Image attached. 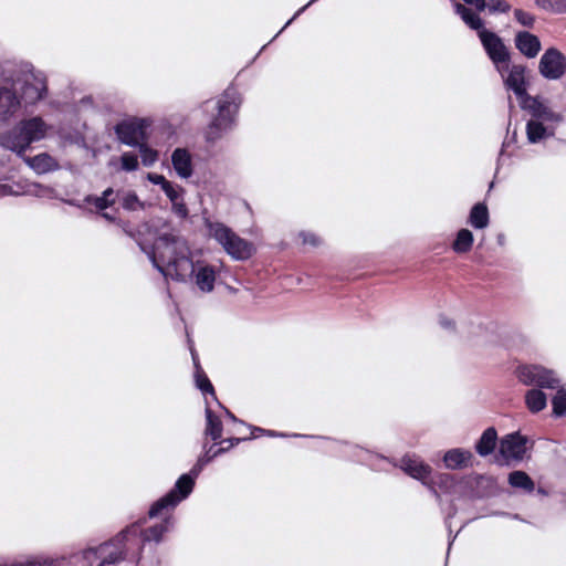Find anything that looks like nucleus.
Segmentation results:
<instances>
[{
    "mask_svg": "<svg viewBox=\"0 0 566 566\" xmlns=\"http://www.w3.org/2000/svg\"><path fill=\"white\" fill-rule=\"evenodd\" d=\"M146 253L166 280L187 282L195 279L200 291L208 293L213 290L214 270L209 265L196 268L186 240L168 224L167 230L158 233L153 248Z\"/></svg>",
    "mask_w": 566,
    "mask_h": 566,
    "instance_id": "f257e3e1",
    "label": "nucleus"
},
{
    "mask_svg": "<svg viewBox=\"0 0 566 566\" xmlns=\"http://www.w3.org/2000/svg\"><path fill=\"white\" fill-rule=\"evenodd\" d=\"M120 552L115 543H103L66 557L32 556L11 566H106L118 559Z\"/></svg>",
    "mask_w": 566,
    "mask_h": 566,
    "instance_id": "f03ea898",
    "label": "nucleus"
},
{
    "mask_svg": "<svg viewBox=\"0 0 566 566\" xmlns=\"http://www.w3.org/2000/svg\"><path fill=\"white\" fill-rule=\"evenodd\" d=\"M211 461V458H199L189 473L182 474L172 490L157 500L150 507L148 514L150 517L158 516L165 510L176 507L181 501L187 499L193 490L195 480L199 476L202 469Z\"/></svg>",
    "mask_w": 566,
    "mask_h": 566,
    "instance_id": "7ed1b4c3",
    "label": "nucleus"
},
{
    "mask_svg": "<svg viewBox=\"0 0 566 566\" xmlns=\"http://www.w3.org/2000/svg\"><path fill=\"white\" fill-rule=\"evenodd\" d=\"M170 521L166 518L164 522L150 526L144 531L136 524L130 525L126 530L122 531L117 536L111 539L108 543H115V547L119 549L120 557L109 565L115 564L125 558L130 547H139L142 542H159L163 535L169 530ZM108 566V564L106 565Z\"/></svg>",
    "mask_w": 566,
    "mask_h": 566,
    "instance_id": "20e7f679",
    "label": "nucleus"
},
{
    "mask_svg": "<svg viewBox=\"0 0 566 566\" xmlns=\"http://www.w3.org/2000/svg\"><path fill=\"white\" fill-rule=\"evenodd\" d=\"M206 227L209 235L213 238L232 259L244 261L250 259L254 253L253 244L239 237L224 223L207 221Z\"/></svg>",
    "mask_w": 566,
    "mask_h": 566,
    "instance_id": "39448f33",
    "label": "nucleus"
},
{
    "mask_svg": "<svg viewBox=\"0 0 566 566\" xmlns=\"http://www.w3.org/2000/svg\"><path fill=\"white\" fill-rule=\"evenodd\" d=\"M241 104V97L235 88L229 87L218 101V115L213 118L207 130V139L214 142L223 132L232 127Z\"/></svg>",
    "mask_w": 566,
    "mask_h": 566,
    "instance_id": "423d86ee",
    "label": "nucleus"
},
{
    "mask_svg": "<svg viewBox=\"0 0 566 566\" xmlns=\"http://www.w3.org/2000/svg\"><path fill=\"white\" fill-rule=\"evenodd\" d=\"M479 39L495 70L503 76L509 70V63H511V52L502 38L493 31L480 30Z\"/></svg>",
    "mask_w": 566,
    "mask_h": 566,
    "instance_id": "0eeeda50",
    "label": "nucleus"
},
{
    "mask_svg": "<svg viewBox=\"0 0 566 566\" xmlns=\"http://www.w3.org/2000/svg\"><path fill=\"white\" fill-rule=\"evenodd\" d=\"M13 84L23 82L21 99L25 105H34L46 94V82L41 73H34L29 65L22 70V77L9 78Z\"/></svg>",
    "mask_w": 566,
    "mask_h": 566,
    "instance_id": "6e6552de",
    "label": "nucleus"
},
{
    "mask_svg": "<svg viewBox=\"0 0 566 566\" xmlns=\"http://www.w3.org/2000/svg\"><path fill=\"white\" fill-rule=\"evenodd\" d=\"M517 377L526 386L557 389L560 386L559 379L553 370L538 365H524L518 367Z\"/></svg>",
    "mask_w": 566,
    "mask_h": 566,
    "instance_id": "1a4fd4ad",
    "label": "nucleus"
},
{
    "mask_svg": "<svg viewBox=\"0 0 566 566\" xmlns=\"http://www.w3.org/2000/svg\"><path fill=\"white\" fill-rule=\"evenodd\" d=\"M539 74L549 81L562 78L566 73V56L557 49H547L539 59Z\"/></svg>",
    "mask_w": 566,
    "mask_h": 566,
    "instance_id": "9d476101",
    "label": "nucleus"
},
{
    "mask_svg": "<svg viewBox=\"0 0 566 566\" xmlns=\"http://www.w3.org/2000/svg\"><path fill=\"white\" fill-rule=\"evenodd\" d=\"M526 66L509 63V70L501 76L506 90L512 91L521 103L527 96V83L525 78Z\"/></svg>",
    "mask_w": 566,
    "mask_h": 566,
    "instance_id": "9b49d317",
    "label": "nucleus"
},
{
    "mask_svg": "<svg viewBox=\"0 0 566 566\" xmlns=\"http://www.w3.org/2000/svg\"><path fill=\"white\" fill-rule=\"evenodd\" d=\"M521 108L528 112L534 120L560 123L563 116L552 111L538 96H527L520 103Z\"/></svg>",
    "mask_w": 566,
    "mask_h": 566,
    "instance_id": "f8f14e48",
    "label": "nucleus"
},
{
    "mask_svg": "<svg viewBox=\"0 0 566 566\" xmlns=\"http://www.w3.org/2000/svg\"><path fill=\"white\" fill-rule=\"evenodd\" d=\"M115 133L120 143L136 147L145 139L144 120H123L115 126Z\"/></svg>",
    "mask_w": 566,
    "mask_h": 566,
    "instance_id": "ddd939ff",
    "label": "nucleus"
},
{
    "mask_svg": "<svg viewBox=\"0 0 566 566\" xmlns=\"http://www.w3.org/2000/svg\"><path fill=\"white\" fill-rule=\"evenodd\" d=\"M28 149L33 143L44 139L51 126L46 124L42 117L34 116L19 122Z\"/></svg>",
    "mask_w": 566,
    "mask_h": 566,
    "instance_id": "4468645a",
    "label": "nucleus"
},
{
    "mask_svg": "<svg viewBox=\"0 0 566 566\" xmlns=\"http://www.w3.org/2000/svg\"><path fill=\"white\" fill-rule=\"evenodd\" d=\"M527 439L518 432L507 434L501 440L500 453L505 459L522 460L526 453Z\"/></svg>",
    "mask_w": 566,
    "mask_h": 566,
    "instance_id": "2eb2a0df",
    "label": "nucleus"
},
{
    "mask_svg": "<svg viewBox=\"0 0 566 566\" xmlns=\"http://www.w3.org/2000/svg\"><path fill=\"white\" fill-rule=\"evenodd\" d=\"M399 467L405 473L421 481L423 484H427V479L431 474L430 465L426 464L420 457L416 454H406L402 457Z\"/></svg>",
    "mask_w": 566,
    "mask_h": 566,
    "instance_id": "dca6fc26",
    "label": "nucleus"
},
{
    "mask_svg": "<svg viewBox=\"0 0 566 566\" xmlns=\"http://www.w3.org/2000/svg\"><path fill=\"white\" fill-rule=\"evenodd\" d=\"M0 146L7 150L14 153L19 157H23L28 150L23 132L20 123H18L11 129L0 134Z\"/></svg>",
    "mask_w": 566,
    "mask_h": 566,
    "instance_id": "f3484780",
    "label": "nucleus"
},
{
    "mask_svg": "<svg viewBox=\"0 0 566 566\" xmlns=\"http://www.w3.org/2000/svg\"><path fill=\"white\" fill-rule=\"evenodd\" d=\"M514 43L521 54L527 59L537 56L542 49L538 36L527 31L517 32L514 38Z\"/></svg>",
    "mask_w": 566,
    "mask_h": 566,
    "instance_id": "a211bd4d",
    "label": "nucleus"
},
{
    "mask_svg": "<svg viewBox=\"0 0 566 566\" xmlns=\"http://www.w3.org/2000/svg\"><path fill=\"white\" fill-rule=\"evenodd\" d=\"M22 158L38 175L55 171L60 168L57 160L48 153H41L33 157L23 156Z\"/></svg>",
    "mask_w": 566,
    "mask_h": 566,
    "instance_id": "6ab92c4d",
    "label": "nucleus"
},
{
    "mask_svg": "<svg viewBox=\"0 0 566 566\" xmlns=\"http://www.w3.org/2000/svg\"><path fill=\"white\" fill-rule=\"evenodd\" d=\"M171 164L176 174L182 178L188 179L192 176L193 167L192 159L189 151L185 148H176L171 155Z\"/></svg>",
    "mask_w": 566,
    "mask_h": 566,
    "instance_id": "aec40b11",
    "label": "nucleus"
},
{
    "mask_svg": "<svg viewBox=\"0 0 566 566\" xmlns=\"http://www.w3.org/2000/svg\"><path fill=\"white\" fill-rule=\"evenodd\" d=\"M20 104L21 102L13 91L0 87V120H8L18 112Z\"/></svg>",
    "mask_w": 566,
    "mask_h": 566,
    "instance_id": "412c9836",
    "label": "nucleus"
},
{
    "mask_svg": "<svg viewBox=\"0 0 566 566\" xmlns=\"http://www.w3.org/2000/svg\"><path fill=\"white\" fill-rule=\"evenodd\" d=\"M453 8L454 12L462 19V21L470 29L475 30L478 32V35L480 34V30H486L484 28L483 20L478 13L473 12L471 9H469L468 7L460 2H454Z\"/></svg>",
    "mask_w": 566,
    "mask_h": 566,
    "instance_id": "4be33fe9",
    "label": "nucleus"
},
{
    "mask_svg": "<svg viewBox=\"0 0 566 566\" xmlns=\"http://www.w3.org/2000/svg\"><path fill=\"white\" fill-rule=\"evenodd\" d=\"M472 453L464 449H451L446 452L443 462L448 469L455 470L467 467Z\"/></svg>",
    "mask_w": 566,
    "mask_h": 566,
    "instance_id": "5701e85b",
    "label": "nucleus"
},
{
    "mask_svg": "<svg viewBox=\"0 0 566 566\" xmlns=\"http://www.w3.org/2000/svg\"><path fill=\"white\" fill-rule=\"evenodd\" d=\"M190 350H191L193 365L196 368L195 380H196L197 388L200 389L202 391V394H210L216 399L213 386L210 382V380L208 379L207 375L203 373V370L199 364L197 353L193 350V348H190Z\"/></svg>",
    "mask_w": 566,
    "mask_h": 566,
    "instance_id": "b1692460",
    "label": "nucleus"
},
{
    "mask_svg": "<svg viewBox=\"0 0 566 566\" xmlns=\"http://www.w3.org/2000/svg\"><path fill=\"white\" fill-rule=\"evenodd\" d=\"M496 440H497L496 430L493 427L488 428L482 433L479 441L476 442V446H475L476 452L481 457H486V455L491 454L495 449Z\"/></svg>",
    "mask_w": 566,
    "mask_h": 566,
    "instance_id": "393cba45",
    "label": "nucleus"
},
{
    "mask_svg": "<svg viewBox=\"0 0 566 566\" xmlns=\"http://www.w3.org/2000/svg\"><path fill=\"white\" fill-rule=\"evenodd\" d=\"M116 201V193L113 188H107L102 192V196L88 195L85 197V202L94 205L98 211H104L112 207Z\"/></svg>",
    "mask_w": 566,
    "mask_h": 566,
    "instance_id": "a878e982",
    "label": "nucleus"
},
{
    "mask_svg": "<svg viewBox=\"0 0 566 566\" xmlns=\"http://www.w3.org/2000/svg\"><path fill=\"white\" fill-rule=\"evenodd\" d=\"M469 223L475 229H484L488 227L489 211L484 203H476L472 207Z\"/></svg>",
    "mask_w": 566,
    "mask_h": 566,
    "instance_id": "bb28decb",
    "label": "nucleus"
},
{
    "mask_svg": "<svg viewBox=\"0 0 566 566\" xmlns=\"http://www.w3.org/2000/svg\"><path fill=\"white\" fill-rule=\"evenodd\" d=\"M206 419V434L209 436L213 441L219 440L222 437V422L220 418L216 416L209 407H207Z\"/></svg>",
    "mask_w": 566,
    "mask_h": 566,
    "instance_id": "cd10ccee",
    "label": "nucleus"
},
{
    "mask_svg": "<svg viewBox=\"0 0 566 566\" xmlns=\"http://www.w3.org/2000/svg\"><path fill=\"white\" fill-rule=\"evenodd\" d=\"M525 402L532 412L542 411L546 407V395L539 389H531L525 395Z\"/></svg>",
    "mask_w": 566,
    "mask_h": 566,
    "instance_id": "c85d7f7f",
    "label": "nucleus"
},
{
    "mask_svg": "<svg viewBox=\"0 0 566 566\" xmlns=\"http://www.w3.org/2000/svg\"><path fill=\"white\" fill-rule=\"evenodd\" d=\"M509 483L512 488L522 489L528 493L533 492L535 488L533 480L524 471L511 472Z\"/></svg>",
    "mask_w": 566,
    "mask_h": 566,
    "instance_id": "c756f323",
    "label": "nucleus"
},
{
    "mask_svg": "<svg viewBox=\"0 0 566 566\" xmlns=\"http://www.w3.org/2000/svg\"><path fill=\"white\" fill-rule=\"evenodd\" d=\"M473 245V234L468 229H461L457 233V238L452 244V249L457 253H465L471 250Z\"/></svg>",
    "mask_w": 566,
    "mask_h": 566,
    "instance_id": "7c9ffc66",
    "label": "nucleus"
},
{
    "mask_svg": "<svg viewBox=\"0 0 566 566\" xmlns=\"http://www.w3.org/2000/svg\"><path fill=\"white\" fill-rule=\"evenodd\" d=\"M526 135H527V140L531 144H536V143L541 142L542 139H544L546 136H548L547 129L545 128L543 123H541L538 120H534V119H531L527 122Z\"/></svg>",
    "mask_w": 566,
    "mask_h": 566,
    "instance_id": "2f4dec72",
    "label": "nucleus"
},
{
    "mask_svg": "<svg viewBox=\"0 0 566 566\" xmlns=\"http://www.w3.org/2000/svg\"><path fill=\"white\" fill-rule=\"evenodd\" d=\"M28 190L20 182H14L10 180H0V198L7 196H22L27 193Z\"/></svg>",
    "mask_w": 566,
    "mask_h": 566,
    "instance_id": "473e14b6",
    "label": "nucleus"
},
{
    "mask_svg": "<svg viewBox=\"0 0 566 566\" xmlns=\"http://www.w3.org/2000/svg\"><path fill=\"white\" fill-rule=\"evenodd\" d=\"M535 4L555 14L566 13V0H535Z\"/></svg>",
    "mask_w": 566,
    "mask_h": 566,
    "instance_id": "72a5a7b5",
    "label": "nucleus"
},
{
    "mask_svg": "<svg viewBox=\"0 0 566 566\" xmlns=\"http://www.w3.org/2000/svg\"><path fill=\"white\" fill-rule=\"evenodd\" d=\"M136 147H138L139 149L142 163L144 166L150 167L157 161L158 153L153 148L148 147L145 143H140Z\"/></svg>",
    "mask_w": 566,
    "mask_h": 566,
    "instance_id": "f704fd0d",
    "label": "nucleus"
},
{
    "mask_svg": "<svg viewBox=\"0 0 566 566\" xmlns=\"http://www.w3.org/2000/svg\"><path fill=\"white\" fill-rule=\"evenodd\" d=\"M553 415L555 417H563L566 415V390H558L556 396L552 399Z\"/></svg>",
    "mask_w": 566,
    "mask_h": 566,
    "instance_id": "c9c22d12",
    "label": "nucleus"
},
{
    "mask_svg": "<svg viewBox=\"0 0 566 566\" xmlns=\"http://www.w3.org/2000/svg\"><path fill=\"white\" fill-rule=\"evenodd\" d=\"M122 207L128 211H136L138 209H144V203L135 192L128 191L122 197Z\"/></svg>",
    "mask_w": 566,
    "mask_h": 566,
    "instance_id": "e433bc0d",
    "label": "nucleus"
},
{
    "mask_svg": "<svg viewBox=\"0 0 566 566\" xmlns=\"http://www.w3.org/2000/svg\"><path fill=\"white\" fill-rule=\"evenodd\" d=\"M486 9L491 14L507 13L511 10V4L506 0H488Z\"/></svg>",
    "mask_w": 566,
    "mask_h": 566,
    "instance_id": "4c0bfd02",
    "label": "nucleus"
},
{
    "mask_svg": "<svg viewBox=\"0 0 566 566\" xmlns=\"http://www.w3.org/2000/svg\"><path fill=\"white\" fill-rule=\"evenodd\" d=\"M122 169L125 171H135L138 168V158L135 154L127 151L120 157Z\"/></svg>",
    "mask_w": 566,
    "mask_h": 566,
    "instance_id": "58836bf2",
    "label": "nucleus"
},
{
    "mask_svg": "<svg viewBox=\"0 0 566 566\" xmlns=\"http://www.w3.org/2000/svg\"><path fill=\"white\" fill-rule=\"evenodd\" d=\"M514 18L521 25L526 27V28H533V25L535 23L534 15L522 10V9L514 10Z\"/></svg>",
    "mask_w": 566,
    "mask_h": 566,
    "instance_id": "ea45409f",
    "label": "nucleus"
},
{
    "mask_svg": "<svg viewBox=\"0 0 566 566\" xmlns=\"http://www.w3.org/2000/svg\"><path fill=\"white\" fill-rule=\"evenodd\" d=\"M167 198L170 200V202H176L179 199L184 197L185 189L178 185H174L172 182L170 185H167V188L164 190Z\"/></svg>",
    "mask_w": 566,
    "mask_h": 566,
    "instance_id": "a19ab883",
    "label": "nucleus"
},
{
    "mask_svg": "<svg viewBox=\"0 0 566 566\" xmlns=\"http://www.w3.org/2000/svg\"><path fill=\"white\" fill-rule=\"evenodd\" d=\"M171 206L174 213L179 218L185 219L188 217V208L184 201V197L178 201L172 202Z\"/></svg>",
    "mask_w": 566,
    "mask_h": 566,
    "instance_id": "79ce46f5",
    "label": "nucleus"
},
{
    "mask_svg": "<svg viewBox=\"0 0 566 566\" xmlns=\"http://www.w3.org/2000/svg\"><path fill=\"white\" fill-rule=\"evenodd\" d=\"M148 181H150L154 185L160 186L161 190L164 191L167 188V185H170L171 182L165 178L163 175L149 172L147 175Z\"/></svg>",
    "mask_w": 566,
    "mask_h": 566,
    "instance_id": "37998d69",
    "label": "nucleus"
},
{
    "mask_svg": "<svg viewBox=\"0 0 566 566\" xmlns=\"http://www.w3.org/2000/svg\"><path fill=\"white\" fill-rule=\"evenodd\" d=\"M300 237L302 238L304 244H311L313 247H316L321 242L319 238L311 232H301Z\"/></svg>",
    "mask_w": 566,
    "mask_h": 566,
    "instance_id": "c03bdc74",
    "label": "nucleus"
},
{
    "mask_svg": "<svg viewBox=\"0 0 566 566\" xmlns=\"http://www.w3.org/2000/svg\"><path fill=\"white\" fill-rule=\"evenodd\" d=\"M464 3L472 6L476 11L482 12L486 9V0H462Z\"/></svg>",
    "mask_w": 566,
    "mask_h": 566,
    "instance_id": "a18cd8bd",
    "label": "nucleus"
},
{
    "mask_svg": "<svg viewBox=\"0 0 566 566\" xmlns=\"http://www.w3.org/2000/svg\"><path fill=\"white\" fill-rule=\"evenodd\" d=\"M228 450V448H218V449H213V447H210L208 450H206L205 454L201 455L200 458H211V460L218 455H220L221 453L226 452Z\"/></svg>",
    "mask_w": 566,
    "mask_h": 566,
    "instance_id": "49530a36",
    "label": "nucleus"
},
{
    "mask_svg": "<svg viewBox=\"0 0 566 566\" xmlns=\"http://www.w3.org/2000/svg\"><path fill=\"white\" fill-rule=\"evenodd\" d=\"M316 0H311L308 3H306L304 7L298 9L296 13L285 23V25L280 30V32L276 34L279 35L285 28H287L292 21L297 18L301 13H303L312 3H314Z\"/></svg>",
    "mask_w": 566,
    "mask_h": 566,
    "instance_id": "de8ad7c7",
    "label": "nucleus"
},
{
    "mask_svg": "<svg viewBox=\"0 0 566 566\" xmlns=\"http://www.w3.org/2000/svg\"><path fill=\"white\" fill-rule=\"evenodd\" d=\"M243 440H245V438H243ZM240 441H242L241 438H229V439L222 440L220 443L224 444L223 448H228V450H229L233 446L238 444Z\"/></svg>",
    "mask_w": 566,
    "mask_h": 566,
    "instance_id": "09e8293b",
    "label": "nucleus"
},
{
    "mask_svg": "<svg viewBox=\"0 0 566 566\" xmlns=\"http://www.w3.org/2000/svg\"><path fill=\"white\" fill-rule=\"evenodd\" d=\"M437 479H438L437 483H439L441 485H448L449 483L453 482V479L450 474H439L437 476Z\"/></svg>",
    "mask_w": 566,
    "mask_h": 566,
    "instance_id": "8fccbe9b",
    "label": "nucleus"
},
{
    "mask_svg": "<svg viewBox=\"0 0 566 566\" xmlns=\"http://www.w3.org/2000/svg\"><path fill=\"white\" fill-rule=\"evenodd\" d=\"M255 432L266 433V434H268V436H270V437H279V436H281L280 433H276L275 431H270V430H264V429L259 428V427H253V428H252V434H253V437H256V436H255Z\"/></svg>",
    "mask_w": 566,
    "mask_h": 566,
    "instance_id": "3c124183",
    "label": "nucleus"
},
{
    "mask_svg": "<svg viewBox=\"0 0 566 566\" xmlns=\"http://www.w3.org/2000/svg\"><path fill=\"white\" fill-rule=\"evenodd\" d=\"M440 324L444 328H452L453 327V322L451 319L446 318V317L440 318Z\"/></svg>",
    "mask_w": 566,
    "mask_h": 566,
    "instance_id": "603ef678",
    "label": "nucleus"
},
{
    "mask_svg": "<svg viewBox=\"0 0 566 566\" xmlns=\"http://www.w3.org/2000/svg\"><path fill=\"white\" fill-rule=\"evenodd\" d=\"M101 216L103 218H105L106 220H108V221H114L115 220V218L112 214L107 213V212H102Z\"/></svg>",
    "mask_w": 566,
    "mask_h": 566,
    "instance_id": "864d4df0",
    "label": "nucleus"
},
{
    "mask_svg": "<svg viewBox=\"0 0 566 566\" xmlns=\"http://www.w3.org/2000/svg\"><path fill=\"white\" fill-rule=\"evenodd\" d=\"M226 413H227V416H228L231 420H233V421H235V422L238 421V419L235 418V416H234L233 413H231L229 410H226Z\"/></svg>",
    "mask_w": 566,
    "mask_h": 566,
    "instance_id": "5fc2aeb1",
    "label": "nucleus"
},
{
    "mask_svg": "<svg viewBox=\"0 0 566 566\" xmlns=\"http://www.w3.org/2000/svg\"><path fill=\"white\" fill-rule=\"evenodd\" d=\"M430 490H431V492L434 494V496H436L437 499H440L439 493L437 492V490H436L433 486H430Z\"/></svg>",
    "mask_w": 566,
    "mask_h": 566,
    "instance_id": "6e6d98bb",
    "label": "nucleus"
}]
</instances>
